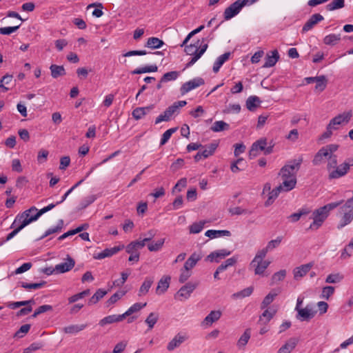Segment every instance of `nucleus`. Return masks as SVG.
<instances>
[{"instance_id":"nucleus-27","label":"nucleus","mask_w":353,"mask_h":353,"mask_svg":"<svg viewBox=\"0 0 353 353\" xmlns=\"http://www.w3.org/2000/svg\"><path fill=\"white\" fill-rule=\"evenodd\" d=\"M230 56V52H225L219 56L214 63L213 72L217 73L223 63L229 59Z\"/></svg>"},{"instance_id":"nucleus-1","label":"nucleus","mask_w":353,"mask_h":353,"mask_svg":"<svg viewBox=\"0 0 353 353\" xmlns=\"http://www.w3.org/2000/svg\"><path fill=\"white\" fill-rule=\"evenodd\" d=\"M343 202V201L330 203L314 210L312 213V216L310 217V219H313V221L310 224L309 229L312 230H318L328 216L329 212L341 205Z\"/></svg>"},{"instance_id":"nucleus-5","label":"nucleus","mask_w":353,"mask_h":353,"mask_svg":"<svg viewBox=\"0 0 353 353\" xmlns=\"http://www.w3.org/2000/svg\"><path fill=\"white\" fill-rule=\"evenodd\" d=\"M248 4H250L248 0H236L225 8L223 12L224 19L226 21L231 19L237 15L245 6Z\"/></svg>"},{"instance_id":"nucleus-64","label":"nucleus","mask_w":353,"mask_h":353,"mask_svg":"<svg viewBox=\"0 0 353 353\" xmlns=\"http://www.w3.org/2000/svg\"><path fill=\"white\" fill-rule=\"evenodd\" d=\"M334 288L333 286H325L322 290L321 297L325 299H329V298L334 294Z\"/></svg>"},{"instance_id":"nucleus-30","label":"nucleus","mask_w":353,"mask_h":353,"mask_svg":"<svg viewBox=\"0 0 353 353\" xmlns=\"http://www.w3.org/2000/svg\"><path fill=\"white\" fill-rule=\"evenodd\" d=\"M251 337V329L247 328L243 334L241 336L237 341V346L239 349H243L245 347Z\"/></svg>"},{"instance_id":"nucleus-49","label":"nucleus","mask_w":353,"mask_h":353,"mask_svg":"<svg viewBox=\"0 0 353 353\" xmlns=\"http://www.w3.org/2000/svg\"><path fill=\"white\" fill-rule=\"evenodd\" d=\"M179 76V72L177 71H171L165 73L161 79V83H166L171 81L176 80Z\"/></svg>"},{"instance_id":"nucleus-39","label":"nucleus","mask_w":353,"mask_h":353,"mask_svg":"<svg viewBox=\"0 0 353 353\" xmlns=\"http://www.w3.org/2000/svg\"><path fill=\"white\" fill-rule=\"evenodd\" d=\"M158 70V67L156 65H146L141 68H138L131 72L132 74H139L146 72H154Z\"/></svg>"},{"instance_id":"nucleus-45","label":"nucleus","mask_w":353,"mask_h":353,"mask_svg":"<svg viewBox=\"0 0 353 353\" xmlns=\"http://www.w3.org/2000/svg\"><path fill=\"white\" fill-rule=\"evenodd\" d=\"M341 40L340 34H330L323 39V42L326 45L334 46Z\"/></svg>"},{"instance_id":"nucleus-12","label":"nucleus","mask_w":353,"mask_h":353,"mask_svg":"<svg viewBox=\"0 0 353 353\" xmlns=\"http://www.w3.org/2000/svg\"><path fill=\"white\" fill-rule=\"evenodd\" d=\"M352 117L351 112H345L340 114L333 119H332L329 123L330 128H333L336 129V125L342 124L343 123H347Z\"/></svg>"},{"instance_id":"nucleus-50","label":"nucleus","mask_w":353,"mask_h":353,"mask_svg":"<svg viewBox=\"0 0 353 353\" xmlns=\"http://www.w3.org/2000/svg\"><path fill=\"white\" fill-rule=\"evenodd\" d=\"M159 319L157 313L151 312L146 318L145 322L148 325L150 330L152 329Z\"/></svg>"},{"instance_id":"nucleus-32","label":"nucleus","mask_w":353,"mask_h":353,"mask_svg":"<svg viewBox=\"0 0 353 353\" xmlns=\"http://www.w3.org/2000/svg\"><path fill=\"white\" fill-rule=\"evenodd\" d=\"M283 182L278 187L281 191L288 192L294 189L296 184V180L282 179Z\"/></svg>"},{"instance_id":"nucleus-10","label":"nucleus","mask_w":353,"mask_h":353,"mask_svg":"<svg viewBox=\"0 0 353 353\" xmlns=\"http://www.w3.org/2000/svg\"><path fill=\"white\" fill-rule=\"evenodd\" d=\"M188 336L185 333H178L168 343L167 350L170 352L173 351L176 347H179L183 343L188 339Z\"/></svg>"},{"instance_id":"nucleus-55","label":"nucleus","mask_w":353,"mask_h":353,"mask_svg":"<svg viewBox=\"0 0 353 353\" xmlns=\"http://www.w3.org/2000/svg\"><path fill=\"white\" fill-rule=\"evenodd\" d=\"M12 79V76L9 74H6L3 76L0 80V89L1 92H6L9 90L8 88L6 87L5 85L9 84Z\"/></svg>"},{"instance_id":"nucleus-8","label":"nucleus","mask_w":353,"mask_h":353,"mask_svg":"<svg viewBox=\"0 0 353 353\" xmlns=\"http://www.w3.org/2000/svg\"><path fill=\"white\" fill-rule=\"evenodd\" d=\"M296 312V318L301 321H309L316 313L311 305H307L304 308H301Z\"/></svg>"},{"instance_id":"nucleus-38","label":"nucleus","mask_w":353,"mask_h":353,"mask_svg":"<svg viewBox=\"0 0 353 353\" xmlns=\"http://www.w3.org/2000/svg\"><path fill=\"white\" fill-rule=\"evenodd\" d=\"M187 104L185 101H179L174 102L172 105L169 106L165 110L172 117V114L179 112L180 108L185 106Z\"/></svg>"},{"instance_id":"nucleus-6","label":"nucleus","mask_w":353,"mask_h":353,"mask_svg":"<svg viewBox=\"0 0 353 353\" xmlns=\"http://www.w3.org/2000/svg\"><path fill=\"white\" fill-rule=\"evenodd\" d=\"M199 282H188L183 286H182L175 295V299H178L180 301L188 299L192 292L197 288Z\"/></svg>"},{"instance_id":"nucleus-46","label":"nucleus","mask_w":353,"mask_h":353,"mask_svg":"<svg viewBox=\"0 0 353 353\" xmlns=\"http://www.w3.org/2000/svg\"><path fill=\"white\" fill-rule=\"evenodd\" d=\"M125 294L124 291H119L114 293L110 296V298L105 302V306L107 307H110L115 303H117L120 299H121Z\"/></svg>"},{"instance_id":"nucleus-58","label":"nucleus","mask_w":353,"mask_h":353,"mask_svg":"<svg viewBox=\"0 0 353 353\" xmlns=\"http://www.w3.org/2000/svg\"><path fill=\"white\" fill-rule=\"evenodd\" d=\"M205 222L204 221H199L192 223L190 226V233L191 234H198L200 232L202 231L203 227H204Z\"/></svg>"},{"instance_id":"nucleus-9","label":"nucleus","mask_w":353,"mask_h":353,"mask_svg":"<svg viewBox=\"0 0 353 353\" xmlns=\"http://www.w3.org/2000/svg\"><path fill=\"white\" fill-rule=\"evenodd\" d=\"M349 171V168L347 164L345 162L340 164L339 165H336L330 172L328 174V179H339L341 177L344 176Z\"/></svg>"},{"instance_id":"nucleus-42","label":"nucleus","mask_w":353,"mask_h":353,"mask_svg":"<svg viewBox=\"0 0 353 353\" xmlns=\"http://www.w3.org/2000/svg\"><path fill=\"white\" fill-rule=\"evenodd\" d=\"M146 305H147L146 303H136L133 304L131 307H130L128 308V310L125 313L123 314V315L124 316V318L131 315L132 314H133L134 312H139L142 308L145 307L146 306Z\"/></svg>"},{"instance_id":"nucleus-37","label":"nucleus","mask_w":353,"mask_h":353,"mask_svg":"<svg viewBox=\"0 0 353 353\" xmlns=\"http://www.w3.org/2000/svg\"><path fill=\"white\" fill-rule=\"evenodd\" d=\"M254 288L252 286H250L248 288L243 289V290L234 293L232 295V298L234 299H243L250 296L252 294Z\"/></svg>"},{"instance_id":"nucleus-26","label":"nucleus","mask_w":353,"mask_h":353,"mask_svg":"<svg viewBox=\"0 0 353 353\" xmlns=\"http://www.w3.org/2000/svg\"><path fill=\"white\" fill-rule=\"evenodd\" d=\"M205 235L210 239L218 238L221 236H230L231 232L229 230H208L205 232Z\"/></svg>"},{"instance_id":"nucleus-3","label":"nucleus","mask_w":353,"mask_h":353,"mask_svg":"<svg viewBox=\"0 0 353 353\" xmlns=\"http://www.w3.org/2000/svg\"><path fill=\"white\" fill-rule=\"evenodd\" d=\"M37 208L34 206H32L30 209L25 210L21 214H18L11 225V228H15L14 229L18 232H19L28 224L36 221L33 216H30V214L32 212H37Z\"/></svg>"},{"instance_id":"nucleus-59","label":"nucleus","mask_w":353,"mask_h":353,"mask_svg":"<svg viewBox=\"0 0 353 353\" xmlns=\"http://www.w3.org/2000/svg\"><path fill=\"white\" fill-rule=\"evenodd\" d=\"M34 304V299H30L28 301H17V302H12L8 304V307L12 310L17 309L21 306H26L29 304Z\"/></svg>"},{"instance_id":"nucleus-17","label":"nucleus","mask_w":353,"mask_h":353,"mask_svg":"<svg viewBox=\"0 0 353 353\" xmlns=\"http://www.w3.org/2000/svg\"><path fill=\"white\" fill-rule=\"evenodd\" d=\"M313 265L312 263H307L304 265H301L293 270L294 279L295 280H299L305 275L307 274V272L311 270Z\"/></svg>"},{"instance_id":"nucleus-34","label":"nucleus","mask_w":353,"mask_h":353,"mask_svg":"<svg viewBox=\"0 0 353 353\" xmlns=\"http://www.w3.org/2000/svg\"><path fill=\"white\" fill-rule=\"evenodd\" d=\"M353 220V213L348 212H344V214L341 217L339 223L337 225V228L341 230L347 225L350 224Z\"/></svg>"},{"instance_id":"nucleus-20","label":"nucleus","mask_w":353,"mask_h":353,"mask_svg":"<svg viewBox=\"0 0 353 353\" xmlns=\"http://www.w3.org/2000/svg\"><path fill=\"white\" fill-rule=\"evenodd\" d=\"M330 156L331 155L328 152L322 147L314 155L312 163L314 165H319L325 161V159L328 160Z\"/></svg>"},{"instance_id":"nucleus-22","label":"nucleus","mask_w":353,"mask_h":353,"mask_svg":"<svg viewBox=\"0 0 353 353\" xmlns=\"http://www.w3.org/2000/svg\"><path fill=\"white\" fill-rule=\"evenodd\" d=\"M271 263L270 261H258L255 264H251L250 265L254 268V274L256 275L263 276L265 270Z\"/></svg>"},{"instance_id":"nucleus-47","label":"nucleus","mask_w":353,"mask_h":353,"mask_svg":"<svg viewBox=\"0 0 353 353\" xmlns=\"http://www.w3.org/2000/svg\"><path fill=\"white\" fill-rule=\"evenodd\" d=\"M217 147L218 143H212L210 145H206L205 149L202 152H201L203 155V158L206 159L208 157L212 155L214 153Z\"/></svg>"},{"instance_id":"nucleus-56","label":"nucleus","mask_w":353,"mask_h":353,"mask_svg":"<svg viewBox=\"0 0 353 353\" xmlns=\"http://www.w3.org/2000/svg\"><path fill=\"white\" fill-rule=\"evenodd\" d=\"M176 130L177 128H172L167 130L162 135L160 141V145H163L164 144H165L171 137L172 134L174 133Z\"/></svg>"},{"instance_id":"nucleus-57","label":"nucleus","mask_w":353,"mask_h":353,"mask_svg":"<svg viewBox=\"0 0 353 353\" xmlns=\"http://www.w3.org/2000/svg\"><path fill=\"white\" fill-rule=\"evenodd\" d=\"M46 281H41L40 283H28L26 282H22L21 285L22 288L28 290H37L43 288L46 285Z\"/></svg>"},{"instance_id":"nucleus-24","label":"nucleus","mask_w":353,"mask_h":353,"mask_svg":"<svg viewBox=\"0 0 353 353\" xmlns=\"http://www.w3.org/2000/svg\"><path fill=\"white\" fill-rule=\"evenodd\" d=\"M170 276H163L158 282L157 287L156 288L157 294H161L164 293L169 288Z\"/></svg>"},{"instance_id":"nucleus-36","label":"nucleus","mask_w":353,"mask_h":353,"mask_svg":"<svg viewBox=\"0 0 353 353\" xmlns=\"http://www.w3.org/2000/svg\"><path fill=\"white\" fill-rule=\"evenodd\" d=\"M164 45V42L157 37H150L146 43L145 47L151 49H158Z\"/></svg>"},{"instance_id":"nucleus-62","label":"nucleus","mask_w":353,"mask_h":353,"mask_svg":"<svg viewBox=\"0 0 353 353\" xmlns=\"http://www.w3.org/2000/svg\"><path fill=\"white\" fill-rule=\"evenodd\" d=\"M268 250H266V248H263V249L259 250L256 254L254 258L251 261V264H255L258 261H264V258L265 257Z\"/></svg>"},{"instance_id":"nucleus-2","label":"nucleus","mask_w":353,"mask_h":353,"mask_svg":"<svg viewBox=\"0 0 353 353\" xmlns=\"http://www.w3.org/2000/svg\"><path fill=\"white\" fill-rule=\"evenodd\" d=\"M303 157L290 161L280 170L279 175L281 179L296 180V173L303 162Z\"/></svg>"},{"instance_id":"nucleus-52","label":"nucleus","mask_w":353,"mask_h":353,"mask_svg":"<svg viewBox=\"0 0 353 353\" xmlns=\"http://www.w3.org/2000/svg\"><path fill=\"white\" fill-rule=\"evenodd\" d=\"M343 279V276L340 273L330 274L326 277L325 282L327 283H337Z\"/></svg>"},{"instance_id":"nucleus-15","label":"nucleus","mask_w":353,"mask_h":353,"mask_svg":"<svg viewBox=\"0 0 353 353\" xmlns=\"http://www.w3.org/2000/svg\"><path fill=\"white\" fill-rule=\"evenodd\" d=\"M123 248V245L122 246H115L112 248H107L103 250L101 252L94 254L93 256V258L94 259L97 260H101L103 259H105L106 257H110L113 256L114 254H117L119 251L122 250Z\"/></svg>"},{"instance_id":"nucleus-51","label":"nucleus","mask_w":353,"mask_h":353,"mask_svg":"<svg viewBox=\"0 0 353 353\" xmlns=\"http://www.w3.org/2000/svg\"><path fill=\"white\" fill-rule=\"evenodd\" d=\"M327 86V79L324 75L319 76L317 81H316L315 90L318 92L323 91Z\"/></svg>"},{"instance_id":"nucleus-11","label":"nucleus","mask_w":353,"mask_h":353,"mask_svg":"<svg viewBox=\"0 0 353 353\" xmlns=\"http://www.w3.org/2000/svg\"><path fill=\"white\" fill-rule=\"evenodd\" d=\"M267 145L266 139H260L252 143L249 151V157L250 159L256 157L259 154V151H263Z\"/></svg>"},{"instance_id":"nucleus-33","label":"nucleus","mask_w":353,"mask_h":353,"mask_svg":"<svg viewBox=\"0 0 353 353\" xmlns=\"http://www.w3.org/2000/svg\"><path fill=\"white\" fill-rule=\"evenodd\" d=\"M50 70L51 72V75L54 79H57L65 74V68L62 65L52 64L50 67Z\"/></svg>"},{"instance_id":"nucleus-35","label":"nucleus","mask_w":353,"mask_h":353,"mask_svg":"<svg viewBox=\"0 0 353 353\" xmlns=\"http://www.w3.org/2000/svg\"><path fill=\"white\" fill-rule=\"evenodd\" d=\"M87 327V324L70 325L63 328L65 334H77Z\"/></svg>"},{"instance_id":"nucleus-63","label":"nucleus","mask_w":353,"mask_h":353,"mask_svg":"<svg viewBox=\"0 0 353 353\" xmlns=\"http://www.w3.org/2000/svg\"><path fill=\"white\" fill-rule=\"evenodd\" d=\"M338 165L337 156H330L327 160L326 169L328 174Z\"/></svg>"},{"instance_id":"nucleus-43","label":"nucleus","mask_w":353,"mask_h":353,"mask_svg":"<svg viewBox=\"0 0 353 353\" xmlns=\"http://www.w3.org/2000/svg\"><path fill=\"white\" fill-rule=\"evenodd\" d=\"M276 311L272 309H266L260 316L259 321L263 322L264 324L268 323L274 316Z\"/></svg>"},{"instance_id":"nucleus-21","label":"nucleus","mask_w":353,"mask_h":353,"mask_svg":"<svg viewBox=\"0 0 353 353\" xmlns=\"http://www.w3.org/2000/svg\"><path fill=\"white\" fill-rule=\"evenodd\" d=\"M221 312L220 310L211 311L204 319L202 322L203 325H211L213 323L218 321L221 316Z\"/></svg>"},{"instance_id":"nucleus-19","label":"nucleus","mask_w":353,"mask_h":353,"mask_svg":"<svg viewBox=\"0 0 353 353\" xmlns=\"http://www.w3.org/2000/svg\"><path fill=\"white\" fill-rule=\"evenodd\" d=\"M279 59V54L276 50L271 51L266 54L263 68H271L275 65Z\"/></svg>"},{"instance_id":"nucleus-18","label":"nucleus","mask_w":353,"mask_h":353,"mask_svg":"<svg viewBox=\"0 0 353 353\" xmlns=\"http://www.w3.org/2000/svg\"><path fill=\"white\" fill-rule=\"evenodd\" d=\"M75 262L74 259L68 256L66 261L61 263L55 265V270L57 273H65L70 271L74 266Z\"/></svg>"},{"instance_id":"nucleus-31","label":"nucleus","mask_w":353,"mask_h":353,"mask_svg":"<svg viewBox=\"0 0 353 353\" xmlns=\"http://www.w3.org/2000/svg\"><path fill=\"white\" fill-rule=\"evenodd\" d=\"M261 101L256 96H250L246 101V107L250 111H254L259 106Z\"/></svg>"},{"instance_id":"nucleus-7","label":"nucleus","mask_w":353,"mask_h":353,"mask_svg":"<svg viewBox=\"0 0 353 353\" xmlns=\"http://www.w3.org/2000/svg\"><path fill=\"white\" fill-rule=\"evenodd\" d=\"M205 83V81L203 78L201 77H196L194 78L192 80H190L185 83H184L181 88L180 92L182 95H184L187 94L188 92H190L191 90L203 85Z\"/></svg>"},{"instance_id":"nucleus-48","label":"nucleus","mask_w":353,"mask_h":353,"mask_svg":"<svg viewBox=\"0 0 353 353\" xmlns=\"http://www.w3.org/2000/svg\"><path fill=\"white\" fill-rule=\"evenodd\" d=\"M345 6V0H333L326 6V9L328 11H333L334 10L342 8Z\"/></svg>"},{"instance_id":"nucleus-53","label":"nucleus","mask_w":353,"mask_h":353,"mask_svg":"<svg viewBox=\"0 0 353 353\" xmlns=\"http://www.w3.org/2000/svg\"><path fill=\"white\" fill-rule=\"evenodd\" d=\"M282 240H283V237L279 236H277L275 239L270 241L268 243L267 245L265 246L266 250H268V252L272 251L274 249H275L279 246Z\"/></svg>"},{"instance_id":"nucleus-25","label":"nucleus","mask_w":353,"mask_h":353,"mask_svg":"<svg viewBox=\"0 0 353 353\" xmlns=\"http://www.w3.org/2000/svg\"><path fill=\"white\" fill-rule=\"evenodd\" d=\"M152 108V105L146 107L137 108L132 111V115L134 119L139 120L142 119L147 113H148Z\"/></svg>"},{"instance_id":"nucleus-54","label":"nucleus","mask_w":353,"mask_h":353,"mask_svg":"<svg viewBox=\"0 0 353 353\" xmlns=\"http://www.w3.org/2000/svg\"><path fill=\"white\" fill-rule=\"evenodd\" d=\"M276 296L277 293L276 292H270L268 295H266L261 303V309L266 308L274 301Z\"/></svg>"},{"instance_id":"nucleus-40","label":"nucleus","mask_w":353,"mask_h":353,"mask_svg":"<svg viewBox=\"0 0 353 353\" xmlns=\"http://www.w3.org/2000/svg\"><path fill=\"white\" fill-rule=\"evenodd\" d=\"M63 227V221L62 219L59 220L57 225L55 227L49 228L46 232L41 236L40 239H43L45 237L54 234L59 232Z\"/></svg>"},{"instance_id":"nucleus-14","label":"nucleus","mask_w":353,"mask_h":353,"mask_svg":"<svg viewBox=\"0 0 353 353\" xmlns=\"http://www.w3.org/2000/svg\"><path fill=\"white\" fill-rule=\"evenodd\" d=\"M323 19V17L320 14L317 13L312 14L303 26L302 28V33H305L312 30L316 24L322 21Z\"/></svg>"},{"instance_id":"nucleus-23","label":"nucleus","mask_w":353,"mask_h":353,"mask_svg":"<svg viewBox=\"0 0 353 353\" xmlns=\"http://www.w3.org/2000/svg\"><path fill=\"white\" fill-rule=\"evenodd\" d=\"M124 316L122 314L117 315V314H112L109 315L103 319H101L99 321V325L104 326L107 324H111L116 322H120L122 321L124 319Z\"/></svg>"},{"instance_id":"nucleus-61","label":"nucleus","mask_w":353,"mask_h":353,"mask_svg":"<svg viewBox=\"0 0 353 353\" xmlns=\"http://www.w3.org/2000/svg\"><path fill=\"white\" fill-rule=\"evenodd\" d=\"M165 239H161L155 243H152L148 245V248L150 252H157L159 250L163 245Z\"/></svg>"},{"instance_id":"nucleus-28","label":"nucleus","mask_w":353,"mask_h":353,"mask_svg":"<svg viewBox=\"0 0 353 353\" xmlns=\"http://www.w3.org/2000/svg\"><path fill=\"white\" fill-rule=\"evenodd\" d=\"M201 259L200 254H196V252L193 253L185 261L183 268L187 270H190L193 268L196 263Z\"/></svg>"},{"instance_id":"nucleus-13","label":"nucleus","mask_w":353,"mask_h":353,"mask_svg":"<svg viewBox=\"0 0 353 353\" xmlns=\"http://www.w3.org/2000/svg\"><path fill=\"white\" fill-rule=\"evenodd\" d=\"M231 252L226 249L218 250L211 252L206 258V260L210 262L218 263L221 259L230 255Z\"/></svg>"},{"instance_id":"nucleus-44","label":"nucleus","mask_w":353,"mask_h":353,"mask_svg":"<svg viewBox=\"0 0 353 353\" xmlns=\"http://www.w3.org/2000/svg\"><path fill=\"white\" fill-rule=\"evenodd\" d=\"M107 291L103 289H99L93 294V296L89 299L88 304L93 305L96 304L100 299H101L105 294Z\"/></svg>"},{"instance_id":"nucleus-16","label":"nucleus","mask_w":353,"mask_h":353,"mask_svg":"<svg viewBox=\"0 0 353 353\" xmlns=\"http://www.w3.org/2000/svg\"><path fill=\"white\" fill-rule=\"evenodd\" d=\"M299 339L296 337L290 338L284 345H283L276 353H291L299 343Z\"/></svg>"},{"instance_id":"nucleus-4","label":"nucleus","mask_w":353,"mask_h":353,"mask_svg":"<svg viewBox=\"0 0 353 353\" xmlns=\"http://www.w3.org/2000/svg\"><path fill=\"white\" fill-rule=\"evenodd\" d=\"M208 48V44L201 46L199 41L196 43L185 46V52L188 55H192V57L190 61L186 64V68L193 65L204 54Z\"/></svg>"},{"instance_id":"nucleus-60","label":"nucleus","mask_w":353,"mask_h":353,"mask_svg":"<svg viewBox=\"0 0 353 353\" xmlns=\"http://www.w3.org/2000/svg\"><path fill=\"white\" fill-rule=\"evenodd\" d=\"M310 211L307 209H301L299 212L292 214L288 219H290L292 222H296L302 216L307 214Z\"/></svg>"},{"instance_id":"nucleus-41","label":"nucleus","mask_w":353,"mask_h":353,"mask_svg":"<svg viewBox=\"0 0 353 353\" xmlns=\"http://www.w3.org/2000/svg\"><path fill=\"white\" fill-rule=\"evenodd\" d=\"M230 125L228 123H225L223 121H215L213 125L211 126L210 129L212 131L214 132H221L223 130H228Z\"/></svg>"},{"instance_id":"nucleus-29","label":"nucleus","mask_w":353,"mask_h":353,"mask_svg":"<svg viewBox=\"0 0 353 353\" xmlns=\"http://www.w3.org/2000/svg\"><path fill=\"white\" fill-rule=\"evenodd\" d=\"M153 282H154L153 278L146 277L139 288L138 295L139 296L145 295L148 292Z\"/></svg>"}]
</instances>
